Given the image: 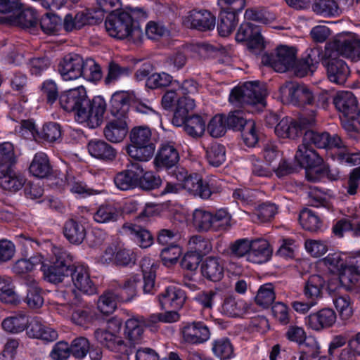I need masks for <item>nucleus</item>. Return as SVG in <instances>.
<instances>
[{
    "label": "nucleus",
    "mask_w": 360,
    "mask_h": 360,
    "mask_svg": "<svg viewBox=\"0 0 360 360\" xmlns=\"http://www.w3.org/2000/svg\"><path fill=\"white\" fill-rule=\"evenodd\" d=\"M59 103L63 109L75 112V118L89 128L98 127L103 119L107 104L101 96H96L91 101L88 98L86 89L81 86L62 93Z\"/></svg>",
    "instance_id": "nucleus-1"
},
{
    "label": "nucleus",
    "mask_w": 360,
    "mask_h": 360,
    "mask_svg": "<svg viewBox=\"0 0 360 360\" xmlns=\"http://www.w3.org/2000/svg\"><path fill=\"white\" fill-rule=\"evenodd\" d=\"M105 25L109 34L119 39L139 44L143 38V32L131 15L127 11L112 13L107 18Z\"/></svg>",
    "instance_id": "nucleus-2"
},
{
    "label": "nucleus",
    "mask_w": 360,
    "mask_h": 360,
    "mask_svg": "<svg viewBox=\"0 0 360 360\" xmlns=\"http://www.w3.org/2000/svg\"><path fill=\"white\" fill-rule=\"evenodd\" d=\"M129 138L131 145L128 148V153L130 157L146 162L153 156L155 146L152 140L151 131L148 127H134L129 133Z\"/></svg>",
    "instance_id": "nucleus-3"
},
{
    "label": "nucleus",
    "mask_w": 360,
    "mask_h": 360,
    "mask_svg": "<svg viewBox=\"0 0 360 360\" xmlns=\"http://www.w3.org/2000/svg\"><path fill=\"white\" fill-rule=\"evenodd\" d=\"M72 262V257L63 248H54L49 264H42L41 270L45 278L53 283L62 282L68 276Z\"/></svg>",
    "instance_id": "nucleus-4"
},
{
    "label": "nucleus",
    "mask_w": 360,
    "mask_h": 360,
    "mask_svg": "<svg viewBox=\"0 0 360 360\" xmlns=\"http://www.w3.org/2000/svg\"><path fill=\"white\" fill-rule=\"evenodd\" d=\"M173 175L181 182V186L194 196L207 199L217 191L212 182L204 180L196 173L188 174L187 171L183 168H176Z\"/></svg>",
    "instance_id": "nucleus-5"
},
{
    "label": "nucleus",
    "mask_w": 360,
    "mask_h": 360,
    "mask_svg": "<svg viewBox=\"0 0 360 360\" xmlns=\"http://www.w3.org/2000/svg\"><path fill=\"white\" fill-rule=\"evenodd\" d=\"M266 90L258 82H248L242 86L234 88L230 94L231 103L248 105H266Z\"/></svg>",
    "instance_id": "nucleus-6"
},
{
    "label": "nucleus",
    "mask_w": 360,
    "mask_h": 360,
    "mask_svg": "<svg viewBox=\"0 0 360 360\" xmlns=\"http://www.w3.org/2000/svg\"><path fill=\"white\" fill-rule=\"evenodd\" d=\"M315 122L314 111H312V115L309 117L302 116L300 118L299 121L290 117H285L276 126L275 133L281 138L295 139L300 136L307 127L313 126Z\"/></svg>",
    "instance_id": "nucleus-7"
},
{
    "label": "nucleus",
    "mask_w": 360,
    "mask_h": 360,
    "mask_svg": "<svg viewBox=\"0 0 360 360\" xmlns=\"http://www.w3.org/2000/svg\"><path fill=\"white\" fill-rule=\"evenodd\" d=\"M264 61L276 72H285L294 68L296 63V50L292 47L280 46L274 53L264 57Z\"/></svg>",
    "instance_id": "nucleus-8"
},
{
    "label": "nucleus",
    "mask_w": 360,
    "mask_h": 360,
    "mask_svg": "<svg viewBox=\"0 0 360 360\" xmlns=\"http://www.w3.org/2000/svg\"><path fill=\"white\" fill-rule=\"evenodd\" d=\"M321 62L326 68L327 75L330 82L340 85L345 83L350 71L343 60L333 56L330 51L326 50Z\"/></svg>",
    "instance_id": "nucleus-9"
},
{
    "label": "nucleus",
    "mask_w": 360,
    "mask_h": 360,
    "mask_svg": "<svg viewBox=\"0 0 360 360\" xmlns=\"http://www.w3.org/2000/svg\"><path fill=\"white\" fill-rule=\"evenodd\" d=\"M334 50L338 54L353 61L360 60V39L355 36L340 37L328 44L326 50Z\"/></svg>",
    "instance_id": "nucleus-10"
},
{
    "label": "nucleus",
    "mask_w": 360,
    "mask_h": 360,
    "mask_svg": "<svg viewBox=\"0 0 360 360\" xmlns=\"http://www.w3.org/2000/svg\"><path fill=\"white\" fill-rule=\"evenodd\" d=\"M103 19L101 12H93L84 10L73 15L67 14L63 20V27L67 32L79 30L86 25H92L101 22Z\"/></svg>",
    "instance_id": "nucleus-11"
},
{
    "label": "nucleus",
    "mask_w": 360,
    "mask_h": 360,
    "mask_svg": "<svg viewBox=\"0 0 360 360\" xmlns=\"http://www.w3.org/2000/svg\"><path fill=\"white\" fill-rule=\"evenodd\" d=\"M236 39L240 42L246 41L247 46L250 50L260 51L264 47L260 27L252 22H244L240 25Z\"/></svg>",
    "instance_id": "nucleus-12"
},
{
    "label": "nucleus",
    "mask_w": 360,
    "mask_h": 360,
    "mask_svg": "<svg viewBox=\"0 0 360 360\" xmlns=\"http://www.w3.org/2000/svg\"><path fill=\"white\" fill-rule=\"evenodd\" d=\"M85 60L77 53L66 55L58 65V71L64 80H75L84 74Z\"/></svg>",
    "instance_id": "nucleus-13"
},
{
    "label": "nucleus",
    "mask_w": 360,
    "mask_h": 360,
    "mask_svg": "<svg viewBox=\"0 0 360 360\" xmlns=\"http://www.w3.org/2000/svg\"><path fill=\"white\" fill-rule=\"evenodd\" d=\"M283 97L287 98L295 105H313L314 96L307 87L293 84H285L280 87Z\"/></svg>",
    "instance_id": "nucleus-14"
},
{
    "label": "nucleus",
    "mask_w": 360,
    "mask_h": 360,
    "mask_svg": "<svg viewBox=\"0 0 360 360\" xmlns=\"http://www.w3.org/2000/svg\"><path fill=\"white\" fill-rule=\"evenodd\" d=\"M302 141L309 145L314 144L320 148H336L340 149L342 146V141L340 138L336 135H330L328 132H316L313 130H306L304 132Z\"/></svg>",
    "instance_id": "nucleus-15"
},
{
    "label": "nucleus",
    "mask_w": 360,
    "mask_h": 360,
    "mask_svg": "<svg viewBox=\"0 0 360 360\" xmlns=\"http://www.w3.org/2000/svg\"><path fill=\"white\" fill-rule=\"evenodd\" d=\"M336 109L348 120H354L358 110V101L350 91H341L333 99Z\"/></svg>",
    "instance_id": "nucleus-16"
},
{
    "label": "nucleus",
    "mask_w": 360,
    "mask_h": 360,
    "mask_svg": "<svg viewBox=\"0 0 360 360\" xmlns=\"http://www.w3.org/2000/svg\"><path fill=\"white\" fill-rule=\"evenodd\" d=\"M181 334L184 340L189 344H201L210 338V331L202 322L186 324L183 327Z\"/></svg>",
    "instance_id": "nucleus-17"
},
{
    "label": "nucleus",
    "mask_w": 360,
    "mask_h": 360,
    "mask_svg": "<svg viewBox=\"0 0 360 360\" xmlns=\"http://www.w3.org/2000/svg\"><path fill=\"white\" fill-rule=\"evenodd\" d=\"M132 95L129 91H116L110 101V112L116 119L127 118Z\"/></svg>",
    "instance_id": "nucleus-18"
},
{
    "label": "nucleus",
    "mask_w": 360,
    "mask_h": 360,
    "mask_svg": "<svg viewBox=\"0 0 360 360\" xmlns=\"http://www.w3.org/2000/svg\"><path fill=\"white\" fill-rule=\"evenodd\" d=\"M96 340L104 347L115 352H127L124 341L120 336L106 329H97L94 333Z\"/></svg>",
    "instance_id": "nucleus-19"
},
{
    "label": "nucleus",
    "mask_w": 360,
    "mask_h": 360,
    "mask_svg": "<svg viewBox=\"0 0 360 360\" xmlns=\"http://www.w3.org/2000/svg\"><path fill=\"white\" fill-rule=\"evenodd\" d=\"M295 158L301 167L305 168L319 167L323 162L322 158L311 146L304 143L303 141L302 143L298 146Z\"/></svg>",
    "instance_id": "nucleus-20"
},
{
    "label": "nucleus",
    "mask_w": 360,
    "mask_h": 360,
    "mask_svg": "<svg viewBox=\"0 0 360 360\" xmlns=\"http://www.w3.org/2000/svg\"><path fill=\"white\" fill-rule=\"evenodd\" d=\"M179 160L177 149L171 143L162 144L154 160V164L158 168H171Z\"/></svg>",
    "instance_id": "nucleus-21"
},
{
    "label": "nucleus",
    "mask_w": 360,
    "mask_h": 360,
    "mask_svg": "<svg viewBox=\"0 0 360 360\" xmlns=\"http://www.w3.org/2000/svg\"><path fill=\"white\" fill-rule=\"evenodd\" d=\"M360 277V257L354 258L349 262L341 274L339 280L340 285L343 290L352 291Z\"/></svg>",
    "instance_id": "nucleus-22"
},
{
    "label": "nucleus",
    "mask_w": 360,
    "mask_h": 360,
    "mask_svg": "<svg viewBox=\"0 0 360 360\" xmlns=\"http://www.w3.org/2000/svg\"><path fill=\"white\" fill-rule=\"evenodd\" d=\"M336 318L333 310L326 308L308 316L307 323L311 329L321 330L332 326L335 323Z\"/></svg>",
    "instance_id": "nucleus-23"
},
{
    "label": "nucleus",
    "mask_w": 360,
    "mask_h": 360,
    "mask_svg": "<svg viewBox=\"0 0 360 360\" xmlns=\"http://www.w3.org/2000/svg\"><path fill=\"white\" fill-rule=\"evenodd\" d=\"M186 24L200 31L210 30L214 27L215 18L207 11H192L186 18Z\"/></svg>",
    "instance_id": "nucleus-24"
},
{
    "label": "nucleus",
    "mask_w": 360,
    "mask_h": 360,
    "mask_svg": "<svg viewBox=\"0 0 360 360\" xmlns=\"http://www.w3.org/2000/svg\"><path fill=\"white\" fill-rule=\"evenodd\" d=\"M128 133V125L124 118L108 122L103 129L105 139L112 143L121 142Z\"/></svg>",
    "instance_id": "nucleus-25"
},
{
    "label": "nucleus",
    "mask_w": 360,
    "mask_h": 360,
    "mask_svg": "<svg viewBox=\"0 0 360 360\" xmlns=\"http://www.w3.org/2000/svg\"><path fill=\"white\" fill-rule=\"evenodd\" d=\"M144 316L129 319L125 323L124 335L129 342L135 346L142 342L143 338Z\"/></svg>",
    "instance_id": "nucleus-26"
},
{
    "label": "nucleus",
    "mask_w": 360,
    "mask_h": 360,
    "mask_svg": "<svg viewBox=\"0 0 360 360\" xmlns=\"http://www.w3.org/2000/svg\"><path fill=\"white\" fill-rule=\"evenodd\" d=\"M272 250L267 240L257 239L251 240V249L248 259L255 264H262L267 262L271 255Z\"/></svg>",
    "instance_id": "nucleus-27"
},
{
    "label": "nucleus",
    "mask_w": 360,
    "mask_h": 360,
    "mask_svg": "<svg viewBox=\"0 0 360 360\" xmlns=\"http://www.w3.org/2000/svg\"><path fill=\"white\" fill-rule=\"evenodd\" d=\"M72 281L75 288L71 290L75 292L76 290L82 292H94L96 290V286L90 279L87 270L83 266L75 267L71 274Z\"/></svg>",
    "instance_id": "nucleus-28"
},
{
    "label": "nucleus",
    "mask_w": 360,
    "mask_h": 360,
    "mask_svg": "<svg viewBox=\"0 0 360 360\" xmlns=\"http://www.w3.org/2000/svg\"><path fill=\"white\" fill-rule=\"evenodd\" d=\"M201 272L204 277L217 282L224 276V268L221 260L217 257H207L201 265Z\"/></svg>",
    "instance_id": "nucleus-29"
},
{
    "label": "nucleus",
    "mask_w": 360,
    "mask_h": 360,
    "mask_svg": "<svg viewBox=\"0 0 360 360\" xmlns=\"http://www.w3.org/2000/svg\"><path fill=\"white\" fill-rule=\"evenodd\" d=\"M28 334L30 337L41 339L46 342H53L58 337V332L43 324L37 318L33 319L30 323Z\"/></svg>",
    "instance_id": "nucleus-30"
},
{
    "label": "nucleus",
    "mask_w": 360,
    "mask_h": 360,
    "mask_svg": "<svg viewBox=\"0 0 360 360\" xmlns=\"http://www.w3.org/2000/svg\"><path fill=\"white\" fill-rule=\"evenodd\" d=\"M88 150L91 156L105 161H111L116 157V150L110 144L101 140L89 141Z\"/></svg>",
    "instance_id": "nucleus-31"
},
{
    "label": "nucleus",
    "mask_w": 360,
    "mask_h": 360,
    "mask_svg": "<svg viewBox=\"0 0 360 360\" xmlns=\"http://www.w3.org/2000/svg\"><path fill=\"white\" fill-rule=\"evenodd\" d=\"M195 107V98L181 96L177 99L172 122L174 125L181 126L190 112Z\"/></svg>",
    "instance_id": "nucleus-32"
},
{
    "label": "nucleus",
    "mask_w": 360,
    "mask_h": 360,
    "mask_svg": "<svg viewBox=\"0 0 360 360\" xmlns=\"http://www.w3.org/2000/svg\"><path fill=\"white\" fill-rule=\"evenodd\" d=\"M25 127L32 133H37L38 137L47 142L53 143L61 137V129L58 124L56 122H49L45 124L41 131L38 132L34 123L29 122Z\"/></svg>",
    "instance_id": "nucleus-33"
},
{
    "label": "nucleus",
    "mask_w": 360,
    "mask_h": 360,
    "mask_svg": "<svg viewBox=\"0 0 360 360\" xmlns=\"http://www.w3.org/2000/svg\"><path fill=\"white\" fill-rule=\"evenodd\" d=\"M63 233L70 243L79 245L84 240L86 232L83 224L74 219H70L64 225Z\"/></svg>",
    "instance_id": "nucleus-34"
},
{
    "label": "nucleus",
    "mask_w": 360,
    "mask_h": 360,
    "mask_svg": "<svg viewBox=\"0 0 360 360\" xmlns=\"http://www.w3.org/2000/svg\"><path fill=\"white\" fill-rule=\"evenodd\" d=\"M51 166L46 154L42 152L34 155L29 167L30 172L38 178L47 177L51 173Z\"/></svg>",
    "instance_id": "nucleus-35"
},
{
    "label": "nucleus",
    "mask_w": 360,
    "mask_h": 360,
    "mask_svg": "<svg viewBox=\"0 0 360 360\" xmlns=\"http://www.w3.org/2000/svg\"><path fill=\"white\" fill-rule=\"evenodd\" d=\"M25 184V179L17 174L13 169L6 172H0V187L4 190L16 192L21 189Z\"/></svg>",
    "instance_id": "nucleus-36"
},
{
    "label": "nucleus",
    "mask_w": 360,
    "mask_h": 360,
    "mask_svg": "<svg viewBox=\"0 0 360 360\" xmlns=\"http://www.w3.org/2000/svg\"><path fill=\"white\" fill-rule=\"evenodd\" d=\"M222 308L227 315L237 317L243 316L247 311L248 305L243 300L231 294L224 299Z\"/></svg>",
    "instance_id": "nucleus-37"
},
{
    "label": "nucleus",
    "mask_w": 360,
    "mask_h": 360,
    "mask_svg": "<svg viewBox=\"0 0 360 360\" xmlns=\"http://www.w3.org/2000/svg\"><path fill=\"white\" fill-rule=\"evenodd\" d=\"M139 174L133 169H126L116 174L114 182L122 191L133 189L138 186Z\"/></svg>",
    "instance_id": "nucleus-38"
},
{
    "label": "nucleus",
    "mask_w": 360,
    "mask_h": 360,
    "mask_svg": "<svg viewBox=\"0 0 360 360\" xmlns=\"http://www.w3.org/2000/svg\"><path fill=\"white\" fill-rule=\"evenodd\" d=\"M141 268L144 275L143 281L141 280V285L139 286V290L142 289L144 292H150L153 290H158L155 284V274L152 269H155L156 266L151 263L149 258H145L141 262Z\"/></svg>",
    "instance_id": "nucleus-39"
},
{
    "label": "nucleus",
    "mask_w": 360,
    "mask_h": 360,
    "mask_svg": "<svg viewBox=\"0 0 360 360\" xmlns=\"http://www.w3.org/2000/svg\"><path fill=\"white\" fill-rule=\"evenodd\" d=\"M312 10L323 17L338 16L342 13L335 0H316L312 4Z\"/></svg>",
    "instance_id": "nucleus-40"
},
{
    "label": "nucleus",
    "mask_w": 360,
    "mask_h": 360,
    "mask_svg": "<svg viewBox=\"0 0 360 360\" xmlns=\"http://www.w3.org/2000/svg\"><path fill=\"white\" fill-rule=\"evenodd\" d=\"M236 23V15L234 14V11L221 10L217 25L220 36H229L235 29Z\"/></svg>",
    "instance_id": "nucleus-41"
},
{
    "label": "nucleus",
    "mask_w": 360,
    "mask_h": 360,
    "mask_svg": "<svg viewBox=\"0 0 360 360\" xmlns=\"http://www.w3.org/2000/svg\"><path fill=\"white\" fill-rule=\"evenodd\" d=\"M16 162L17 157L13 144L9 142L0 144V172L13 169Z\"/></svg>",
    "instance_id": "nucleus-42"
},
{
    "label": "nucleus",
    "mask_w": 360,
    "mask_h": 360,
    "mask_svg": "<svg viewBox=\"0 0 360 360\" xmlns=\"http://www.w3.org/2000/svg\"><path fill=\"white\" fill-rule=\"evenodd\" d=\"M336 284L330 281L327 285L325 284L323 278L319 275L311 276L304 286V292H321L326 290L328 292H335L337 288Z\"/></svg>",
    "instance_id": "nucleus-43"
},
{
    "label": "nucleus",
    "mask_w": 360,
    "mask_h": 360,
    "mask_svg": "<svg viewBox=\"0 0 360 360\" xmlns=\"http://www.w3.org/2000/svg\"><path fill=\"white\" fill-rule=\"evenodd\" d=\"M122 228L135 236L141 248H147L153 244V238L151 233L141 226L132 224H125Z\"/></svg>",
    "instance_id": "nucleus-44"
},
{
    "label": "nucleus",
    "mask_w": 360,
    "mask_h": 360,
    "mask_svg": "<svg viewBox=\"0 0 360 360\" xmlns=\"http://www.w3.org/2000/svg\"><path fill=\"white\" fill-rule=\"evenodd\" d=\"M299 221L304 229L311 232L319 231L322 225L321 220L319 216L314 211L308 208L303 209L301 211Z\"/></svg>",
    "instance_id": "nucleus-45"
},
{
    "label": "nucleus",
    "mask_w": 360,
    "mask_h": 360,
    "mask_svg": "<svg viewBox=\"0 0 360 360\" xmlns=\"http://www.w3.org/2000/svg\"><path fill=\"white\" fill-rule=\"evenodd\" d=\"M120 217L117 209L112 205H103L94 214V219L97 223L106 224L117 221Z\"/></svg>",
    "instance_id": "nucleus-46"
},
{
    "label": "nucleus",
    "mask_w": 360,
    "mask_h": 360,
    "mask_svg": "<svg viewBox=\"0 0 360 360\" xmlns=\"http://www.w3.org/2000/svg\"><path fill=\"white\" fill-rule=\"evenodd\" d=\"M37 20L36 11L32 8H26L21 11L18 15L13 17L10 22L22 28H30L34 27L37 24Z\"/></svg>",
    "instance_id": "nucleus-47"
},
{
    "label": "nucleus",
    "mask_w": 360,
    "mask_h": 360,
    "mask_svg": "<svg viewBox=\"0 0 360 360\" xmlns=\"http://www.w3.org/2000/svg\"><path fill=\"white\" fill-rule=\"evenodd\" d=\"M182 125L185 131L192 137L201 136L205 130V122L199 115L187 117Z\"/></svg>",
    "instance_id": "nucleus-48"
},
{
    "label": "nucleus",
    "mask_w": 360,
    "mask_h": 360,
    "mask_svg": "<svg viewBox=\"0 0 360 360\" xmlns=\"http://www.w3.org/2000/svg\"><path fill=\"white\" fill-rule=\"evenodd\" d=\"M41 255H35L29 259H20L15 262L13 270L16 274H25L33 271L36 266L44 264Z\"/></svg>",
    "instance_id": "nucleus-49"
},
{
    "label": "nucleus",
    "mask_w": 360,
    "mask_h": 360,
    "mask_svg": "<svg viewBox=\"0 0 360 360\" xmlns=\"http://www.w3.org/2000/svg\"><path fill=\"white\" fill-rule=\"evenodd\" d=\"M323 262L330 272L338 274L339 275L338 278H335L332 281L336 285L340 284L339 280L340 278L341 274L344 271L345 267L347 266L341 255L339 253L330 254L323 259Z\"/></svg>",
    "instance_id": "nucleus-50"
},
{
    "label": "nucleus",
    "mask_w": 360,
    "mask_h": 360,
    "mask_svg": "<svg viewBox=\"0 0 360 360\" xmlns=\"http://www.w3.org/2000/svg\"><path fill=\"white\" fill-rule=\"evenodd\" d=\"M212 214L210 212L197 209L193 213V224L198 231H212Z\"/></svg>",
    "instance_id": "nucleus-51"
},
{
    "label": "nucleus",
    "mask_w": 360,
    "mask_h": 360,
    "mask_svg": "<svg viewBox=\"0 0 360 360\" xmlns=\"http://www.w3.org/2000/svg\"><path fill=\"white\" fill-rule=\"evenodd\" d=\"M212 352L220 359H229L233 356V347L228 338H222L212 343Z\"/></svg>",
    "instance_id": "nucleus-52"
},
{
    "label": "nucleus",
    "mask_w": 360,
    "mask_h": 360,
    "mask_svg": "<svg viewBox=\"0 0 360 360\" xmlns=\"http://www.w3.org/2000/svg\"><path fill=\"white\" fill-rule=\"evenodd\" d=\"M27 324V317L25 314H18L5 319L2 322V327L8 332L17 333L24 330Z\"/></svg>",
    "instance_id": "nucleus-53"
},
{
    "label": "nucleus",
    "mask_w": 360,
    "mask_h": 360,
    "mask_svg": "<svg viewBox=\"0 0 360 360\" xmlns=\"http://www.w3.org/2000/svg\"><path fill=\"white\" fill-rule=\"evenodd\" d=\"M188 245L190 251L198 254L200 257L208 254L212 248L208 239L198 235L193 236L190 238Z\"/></svg>",
    "instance_id": "nucleus-54"
},
{
    "label": "nucleus",
    "mask_w": 360,
    "mask_h": 360,
    "mask_svg": "<svg viewBox=\"0 0 360 360\" xmlns=\"http://www.w3.org/2000/svg\"><path fill=\"white\" fill-rule=\"evenodd\" d=\"M176 81H173L172 77L165 72L153 73L150 75L146 81V86L152 89L164 88L169 86H174Z\"/></svg>",
    "instance_id": "nucleus-55"
},
{
    "label": "nucleus",
    "mask_w": 360,
    "mask_h": 360,
    "mask_svg": "<svg viewBox=\"0 0 360 360\" xmlns=\"http://www.w3.org/2000/svg\"><path fill=\"white\" fill-rule=\"evenodd\" d=\"M333 303L343 319H349L352 315V304L349 294H335Z\"/></svg>",
    "instance_id": "nucleus-56"
},
{
    "label": "nucleus",
    "mask_w": 360,
    "mask_h": 360,
    "mask_svg": "<svg viewBox=\"0 0 360 360\" xmlns=\"http://www.w3.org/2000/svg\"><path fill=\"white\" fill-rule=\"evenodd\" d=\"M158 300L162 309L176 310L183 306L186 296L185 294H161Z\"/></svg>",
    "instance_id": "nucleus-57"
},
{
    "label": "nucleus",
    "mask_w": 360,
    "mask_h": 360,
    "mask_svg": "<svg viewBox=\"0 0 360 360\" xmlns=\"http://www.w3.org/2000/svg\"><path fill=\"white\" fill-rule=\"evenodd\" d=\"M118 297L116 294H102L97 302L98 309L103 314H110L117 307Z\"/></svg>",
    "instance_id": "nucleus-58"
},
{
    "label": "nucleus",
    "mask_w": 360,
    "mask_h": 360,
    "mask_svg": "<svg viewBox=\"0 0 360 360\" xmlns=\"http://www.w3.org/2000/svg\"><path fill=\"white\" fill-rule=\"evenodd\" d=\"M207 161L214 167H219L226 160V151L224 146L218 143L212 144L207 149Z\"/></svg>",
    "instance_id": "nucleus-59"
},
{
    "label": "nucleus",
    "mask_w": 360,
    "mask_h": 360,
    "mask_svg": "<svg viewBox=\"0 0 360 360\" xmlns=\"http://www.w3.org/2000/svg\"><path fill=\"white\" fill-rule=\"evenodd\" d=\"M130 70L128 67L120 66L119 64L112 61L108 65V71L105 77V84L109 85L114 83L123 76L129 75Z\"/></svg>",
    "instance_id": "nucleus-60"
},
{
    "label": "nucleus",
    "mask_w": 360,
    "mask_h": 360,
    "mask_svg": "<svg viewBox=\"0 0 360 360\" xmlns=\"http://www.w3.org/2000/svg\"><path fill=\"white\" fill-rule=\"evenodd\" d=\"M226 121L221 115L213 117L207 124V131L214 138L224 136L226 131Z\"/></svg>",
    "instance_id": "nucleus-61"
},
{
    "label": "nucleus",
    "mask_w": 360,
    "mask_h": 360,
    "mask_svg": "<svg viewBox=\"0 0 360 360\" xmlns=\"http://www.w3.org/2000/svg\"><path fill=\"white\" fill-rule=\"evenodd\" d=\"M231 216L225 210H217L214 214H212V231H219L229 229L231 224Z\"/></svg>",
    "instance_id": "nucleus-62"
},
{
    "label": "nucleus",
    "mask_w": 360,
    "mask_h": 360,
    "mask_svg": "<svg viewBox=\"0 0 360 360\" xmlns=\"http://www.w3.org/2000/svg\"><path fill=\"white\" fill-rule=\"evenodd\" d=\"M250 120H252L247 119L245 113L241 110L231 112L226 118L227 127L236 131L243 129Z\"/></svg>",
    "instance_id": "nucleus-63"
},
{
    "label": "nucleus",
    "mask_w": 360,
    "mask_h": 360,
    "mask_svg": "<svg viewBox=\"0 0 360 360\" xmlns=\"http://www.w3.org/2000/svg\"><path fill=\"white\" fill-rule=\"evenodd\" d=\"M181 255V249L177 245H169L165 248L160 254L164 265L170 266L176 264Z\"/></svg>",
    "instance_id": "nucleus-64"
}]
</instances>
